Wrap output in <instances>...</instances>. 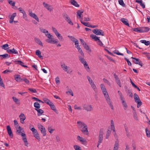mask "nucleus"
<instances>
[{"label":"nucleus","mask_w":150,"mask_h":150,"mask_svg":"<svg viewBox=\"0 0 150 150\" xmlns=\"http://www.w3.org/2000/svg\"><path fill=\"white\" fill-rule=\"evenodd\" d=\"M16 13H14L11 16L9 21V23H11L14 21V19L15 17L16 16Z\"/></svg>","instance_id":"bb28decb"},{"label":"nucleus","mask_w":150,"mask_h":150,"mask_svg":"<svg viewBox=\"0 0 150 150\" xmlns=\"http://www.w3.org/2000/svg\"><path fill=\"white\" fill-rule=\"evenodd\" d=\"M18 62V64L21 65V66L24 67H27V66L26 65H24V63L20 60H18L17 61Z\"/></svg>","instance_id":"3c124183"},{"label":"nucleus","mask_w":150,"mask_h":150,"mask_svg":"<svg viewBox=\"0 0 150 150\" xmlns=\"http://www.w3.org/2000/svg\"><path fill=\"white\" fill-rule=\"evenodd\" d=\"M70 3L74 6L76 7H79V5L78 4L77 2L74 0H71L70 1Z\"/></svg>","instance_id":"7c9ffc66"},{"label":"nucleus","mask_w":150,"mask_h":150,"mask_svg":"<svg viewBox=\"0 0 150 150\" xmlns=\"http://www.w3.org/2000/svg\"><path fill=\"white\" fill-rule=\"evenodd\" d=\"M35 109L38 112V116H40L42 115V114L43 113L44 111L43 110L40 109Z\"/></svg>","instance_id":"e433bc0d"},{"label":"nucleus","mask_w":150,"mask_h":150,"mask_svg":"<svg viewBox=\"0 0 150 150\" xmlns=\"http://www.w3.org/2000/svg\"><path fill=\"white\" fill-rule=\"evenodd\" d=\"M62 16L64 18L69 24L71 25H74L73 23L71 21L70 18L67 14L64 13L62 14Z\"/></svg>","instance_id":"9d476101"},{"label":"nucleus","mask_w":150,"mask_h":150,"mask_svg":"<svg viewBox=\"0 0 150 150\" xmlns=\"http://www.w3.org/2000/svg\"><path fill=\"white\" fill-rule=\"evenodd\" d=\"M92 31L93 33L97 35L103 36L104 33L103 30L98 29L93 30Z\"/></svg>","instance_id":"ddd939ff"},{"label":"nucleus","mask_w":150,"mask_h":150,"mask_svg":"<svg viewBox=\"0 0 150 150\" xmlns=\"http://www.w3.org/2000/svg\"><path fill=\"white\" fill-rule=\"evenodd\" d=\"M34 106L35 108H37V109H39L40 107V104L38 102L35 103Z\"/></svg>","instance_id":"a18cd8bd"},{"label":"nucleus","mask_w":150,"mask_h":150,"mask_svg":"<svg viewBox=\"0 0 150 150\" xmlns=\"http://www.w3.org/2000/svg\"><path fill=\"white\" fill-rule=\"evenodd\" d=\"M77 124L78 128L82 133L88 135L89 132L87 125L84 122L80 121L77 122Z\"/></svg>","instance_id":"f03ea898"},{"label":"nucleus","mask_w":150,"mask_h":150,"mask_svg":"<svg viewBox=\"0 0 150 150\" xmlns=\"http://www.w3.org/2000/svg\"><path fill=\"white\" fill-rule=\"evenodd\" d=\"M28 90L32 93H35L37 92V91L35 89L29 88L28 89Z\"/></svg>","instance_id":"e2e57ef3"},{"label":"nucleus","mask_w":150,"mask_h":150,"mask_svg":"<svg viewBox=\"0 0 150 150\" xmlns=\"http://www.w3.org/2000/svg\"><path fill=\"white\" fill-rule=\"evenodd\" d=\"M7 129L8 134L9 135L10 137L12 138L13 137V135L10 126L8 125L7 126Z\"/></svg>","instance_id":"412c9836"},{"label":"nucleus","mask_w":150,"mask_h":150,"mask_svg":"<svg viewBox=\"0 0 150 150\" xmlns=\"http://www.w3.org/2000/svg\"><path fill=\"white\" fill-rule=\"evenodd\" d=\"M110 127L111 129L113 131V132H115V134L114 135L115 137L116 136V133L115 132V127L114 125V122L112 120H111L110 122Z\"/></svg>","instance_id":"6ab92c4d"},{"label":"nucleus","mask_w":150,"mask_h":150,"mask_svg":"<svg viewBox=\"0 0 150 150\" xmlns=\"http://www.w3.org/2000/svg\"><path fill=\"white\" fill-rule=\"evenodd\" d=\"M17 130V132L18 133V134H20V133H21V128L20 126H18V128H16Z\"/></svg>","instance_id":"bf43d9fd"},{"label":"nucleus","mask_w":150,"mask_h":150,"mask_svg":"<svg viewBox=\"0 0 150 150\" xmlns=\"http://www.w3.org/2000/svg\"><path fill=\"white\" fill-rule=\"evenodd\" d=\"M48 39L46 40L45 41L50 44H56L58 42V40L57 39H55L54 36L51 35L48 37Z\"/></svg>","instance_id":"20e7f679"},{"label":"nucleus","mask_w":150,"mask_h":150,"mask_svg":"<svg viewBox=\"0 0 150 150\" xmlns=\"http://www.w3.org/2000/svg\"><path fill=\"white\" fill-rule=\"evenodd\" d=\"M87 78L89 81V83L90 84L91 87L93 89V90L95 92L96 91H97V88L96 86L92 79L88 76H87Z\"/></svg>","instance_id":"0eeeda50"},{"label":"nucleus","mask_w":150,"mask_h":150,"mask_svg":"<svg viewBox=\"0 0 150 150\" xmlns=\"http://www.w3.org/2000/svg\"><path fill=\"white\" fill-rule=\"evenodd\" d=\"M121 21H122L125 25L128 26H129V25L128 21V20L124 18H122L121 19Z\"/></svg>","instance_id":"a878e982"},{"label":"nucleus","mask_w":150,"mask_h":150,"mask_svg":"<svg viewBox=\"0 0 150 150\" xmlns=\"http://www.w3.org/2000/svg\"><path fill=\"white\" fill-rule=\"evenodd\" d=\"M31 130L33 134L34 137H35L38 141H40L41 138L37 130L35 129L34 127H32L31 129Z\"/></svg>","instance_id":"423d86ee"},{"label":"nucleus","mask_w":150,"mask_h":150,"mask_svg":"<svg viewBox=\"0 0 150 150\" xmlns=\"http://www.w3.org/2000/svg\"><path fill=\"white\" fill-rule=\"evenodd\" d=\"M134 31L138 33H142V30H141V28H135L134 29H133Z\"/></svg>","instance_id":"864d4df0"},{"label":"nucleus","mask_w":150,"mask_h":150,"mask_svg":"<svg viewBox=\"0 0 150 150\" xmlns=\"http://www.w3.org/2000/svg\"><path fill=\"white\" fill-rule=\"evenodd\" d=\"M131 58L134 60L133 62L135 64H138L139 65L141 66V67L142 66V64L140 63L139 59H137L135 57H132Z\"/></svg>","instance_id":"5701e85b"},{"label":"nucleus","mask_w":150,"mask_h":150,"mask_svg":"<svg viewBox=\"0 0 150 150\" xmlns=\"http://www.w3.org/2000/svg\"><path fill=\"white\" fill-rule=\"evenodd\" d=\"M140 42L148 46L150 44V42L149 41H146L145 40H141Z\"/></svg>","instance_id":"58836bf2"},{"label":"nucleus","mask_w":150,"mask_h":150,"mask_svg":"<svg viewBox=\"0 0 150 150\" xmlns=\"http://www.w3.org/2000/svg\"><path fill=\"white\" fill-rule=\"evenodd\" d=\"M12 99L13 101L16 104L18 105H20V100L19 99L14 97H13Z\"/></svg>","instance_id":"2f4dec72"},{"label":"nucleus","mask_w":150,"mask_h":150,"mask_svg":"<svg viewBox=\"0 0 150 150\" xmlns=\"http://www.w3.org/2000/svg\"><path fill=\"white\" fill-rule=\"evenodd\" d=\"M83 109L87 112H90L92 111L93 110V108L91 105L84 104L82 105Z\"/></svg>","instance_id":"f8f14e48"},{"label":"nucleus","mask_w":150,"mask_h":150,"mask_svg":"<svg viewBox=\"0 0 150 150\" xmlns=\"http://www.w3.org/2000/svg\"><path fill=\"white\" fill-rule=\"evenodd\" d=\"M52 28L53 32L57 36L59 40L60 41H63L64 39L62 36L59 33L57 30L53 27H52Z\"/></svg>","instance_id":"39448f33"},{"label":"nucleus","mask_w":150,"mask_h":150,"mask_svg":"<svg viewBox=\"0 0 150 150\" xmlns=\"http://www.w3.org/2000/svg\"><path fill=\"white\" fill-rule=\"evenodd\" d=\"M111 132L110 130L108 129V130L105 136V138L106 139H107L109 138L111 134Z\"/></svg>","instance_id":"49530a36"},{"label":"nucleus","mask_w":150,"mask_h":150,"mask_svg":"<svg viewBox=\"0 0 150 150\" xmlns=\"http://www.w3.org/2000/svg\"><path fill=\"white\" fill-rule=\"evenodd\" d=\"M35 54L38 56L41 59H43V57L41 55V53L40 50H37L36 51Z\"/></svg>","instance_id":"c9c22d12"},{"label":"nucleus","mask_w":150,"mask_h":150,"mask_svg":"<svg viewBox=\"0 0 150 150\" xmlns=\"http://www.w3.org/2000/svg\"><path fill=\"white\" fill-rule=\"evenodd\" d=\"M120 99L122 101V105L123 106L124 109L125 110H126L127 106V103L125 100V98L124 97Z\"/></svg>","instance_id":"a211bd4d"},{"label":"nucleus","mask_w":150,"mask_h":150,"mask_svg":"<svg viewBox=\"0 0 150 150\" xmlns=\"http://www.w3.org/2000/svg\"><path fill=\"white\" fill-rule=\"evenodd\" d=\"M118 2L119 4L122 6L124 7L125 6V4L124 3L123 0H118Z\"/></svg>","instance_id":"13d9d810"},{"label":"nucleus","mask_w":150,"mask_h":150,"mask_svg":"<svg viewBox=\"0 0 150 150\" xmlns=\"http://www.w3.org/2000/svg\"><path fill=\"white\" fill-rule=\"evenodd\" d=\"M39 29H40V31L44 33H46V32L47 33V30H46L45 29H44L42 28H39Z\"/></svg>","instance_id":"052dcab7"},{"label":"nucleus","mask_w":150,"mask_h":150,"mask_svg":"<svg viewBox=\"0 0 150 150\" xmlns=\"http://www.w3.org/2000/svg\"><path fill=\"white\" fill-rule=\"evenodd\" d=\"M100 86L107 103L109 105L111 108L112 110H113V105L105 86L103 84H101Z\"/></svg>","instance_id":"f257e3e1"},{"label":"nucleus","mask_w":150,"mask_h":150,"mask_svg":"<svg viewBox=\"0 0 150 150\" xmlns=\"http://www.w3.org/2000/svg\"><path fill=\"white\" fill-rule=\"evenodd\" d=\"M0 57H2V58H1V59H3V58H7L10 57V56L7 54H4L0 55Z\"/></svg>","instance_id":"37998d69"},{"label":"nucleus","mask_w":150,"mask_h":150,"mask_svg":"<svg viewBox=\"0 0 150 150\" xmlns=\"http://www.w3.org/2000/svg\"><path fill=\"white\" fill-rule=\"evenodd\" d=\"M43 4L45 7L50 11H51L52 10V8L50 6L47 4H45V2H44L43 3Z\"/></svg>","instance_id":"cd10ccee"},{"label":"nucleus","mask_w":150,"mask_h":150,"mask_svg":"<svg viewBox=\"0 0 150 150\" xmlns=\"http://www.w3.org/2000/svg\"><path fill=\"white\" fill-rule=\"evenodd\" d=\"M18 10L19 11L23 13V14L24 13H25V11L21 8L20 7L18 8Z\"/></svg>","instance_id":"338daca9"},{"label":"nucleus","mask_w":150,"mask_h":150,"mask_svg":"<svg viewBox=\"0 0 150 150\" xmlns=\"http://www.w3.org/2000/svg\"><path fill=\"white\" fill-rule=\"evenodd\" d=\"M14 122L15 127L16 128H17L18 127V126H19L17 121L16 120H15L14 121Z\"/></svg>","instance_id":"69168bd1"},{"label":"nucleus","mask_w":150,"mask_h":150,"mask_svg":"<svg viewBox=\"0 0 150 150\" xmlns=\"http://www.w3.org/2000/svg\"><path fill=\"white\" fill-rule=\"evenodd\" d=\"M23 18L26 21H28V20L27 18V16L26 14V12L24 13L23 14Z\"/></svg>","instance_id":"6e6d98bb"},{"label":"nucleus","mask_w":150,"mask_h":150,"mask_svg":"<svg viewBox=\"0 0 150 150\" xmlns=\"http://www.w3.org/2000/svg\"><path fill=\"white\" fill-rule=\"evenodd\" d=\"M23 140L25 143V145L26 146H28V142L27 139L26 138V137H24L23 139Z\"/></svg>","instance_id":"8fccbe9b"},{"label":"nucleus","mask_w":150,"mask_h":150,"mask_svg":"<svg viewBox=\"0 0 150 150\" xmlns=\"http://www.w3.org/2000/svg\"><path fill=\"white\" fill-rule=\"evenodd\" d=\"M68 37L71 40L74 42L77 39L74 37L72 36L68 35Z\"/></svg>","instance_id":"603ef678"},{"label":"nucleus","mask_w":150,"mask_h":150,"mask_svg":"<svg viewBox=\"0 0 150 150\" xmlns=\"http://www.w3.org/2000/svg\"><path fill=\"white\" fill-rule=\"evenodd\" d=\"M15 79L17 82H20L22 81L23 79H21L19 74L15 75L14 76Z\"/></svg>","instance_id":"b1692460"},{"label":"nucleus","mask_w":150,"mask_h":150,"mask_svg":"<svg viewBox=\"0 0 150 150\" xmlns=\"http://www.w3.org/2000/svg\"><path fill=\"white\" fill-rule=\"evenodd\" d=\"M145 131L147 137L149 138L150 137V131L148 130L147 128H146Z\"/></svg>","instance_id":"09e8293b"},{"label":"nucleus","mask_w":150,"mask_h":150,"mask_svg":"<svg viewBox=\"0 0 150 150\" xmlns=\"http://www.w3.org/2000/svg\"><path fill=\"white\" fill-rule=\"evenodd\" d=\"M113 52L117 55H121L123 56L124 55V54L123 53L119 52V51L117 50H115L113 51Z\"/></svg>","instance_id":"a19ab883"},{"label":"nucleus","mask_w":150,"mask_h":150,"mask_svg":"<svg viewBox=\"0 0 150 150\" xmlns=\"http://www.w3.org/2000/svg\"><path fill=\"white\" fill-rule=\"evenodd\" d=\"M136 102L137 103V107L138 108H139V107H140L142 105V103L140 100H139V101H138Z\"/></svg>","instance_id":"680f3d73"},{"label":"nucleus","mask_w":150,"mask_h":150,"mask_svg":"<svg viewBox=\"0 0 150 150\" xmlns=\"http://www.w3.org/2000/svg\"><path fill=\"white\" fill-rule=\"evenodd\" d=\"M7 52L10 54H18V51L14 48L7 50Z\"/></svg>","instance_id":"dca6fc26"},{"label":"nucleus","mask_w":150,"mask_h":150,"mask_svg":"<svg viewBox=\"0 0 150 150\" xmlns=\"http://www.w3.org/2000/svg\"><path fill=\"white\" fill-rule=\"evenodd\" d=\"M61 66L63 69L65 71L67 72V73L70 74L72 72V71L70 69V68L67 67L65 64L64 63L62 64L61 65Z\"/></svg>","instance_id":"9b49d317"},{"label":"nucleus","mask_w":150,"mask_h":150,"mask_svg":"<svg viewBox=\"0 0 150 150\" xmlns=\"http://www.w3.org/2000/svg\"><path fill=\"white\" fill-rule=\"evenodd\" d=\"M29 15L31 17L36 20L38 22H39V19L37 15L35 13H33L31 11H29Z\"/></svg>","instance_id":"2eb2a0df"},{"label":"nucleus","mask_w":150,"mask_h":150,"mask_svg":"<svg viewBox=\"0 0 150 150\" xmlns=\"http://www.w3.org/2000/svg\"><path fill=\"white\" fill-rule=\"evenodd\" d=\"M117 83L118 85L120 87H121V85L120 79L116 80Z\"/></svg>","instance_id":"774afa93"},{"label":"nucleus","mask_w":150,"mask_h":150,"mask_svg":"<svg viewBox=\"0 0 150 150\" xmlns=\"http://www.w3.org/2000/svg\"><path fill=\"white\" fill-rule=\"evenodd\" d=\"M78 57L79 61L82 64H83L84 67L86 70L88 72H89L90 71V68L85 59L84 58V57H83L82 55H79Z\"/></svg>","instance_id":"7ed1b4c3"},{"label":"nucleus","mask_w":150,"mask_h":150,"mask_svg":"<svg viewBox=\"0 0 150 150\" xmlns=\"http://www.w3.org/2000/svg\"><path fill=\"white\" fill-rule=\"evenodd\" d=\"M91 37L95 41H98L100 39L96 35H91Z\"/></svg>","instance_id":"ea45409f"},{"label":"nucleus","mask_w":150,"mask_h":150,"mask_svg":"<svg viewBox=\"0 0 150 150\" xmlns=\"http://www.w3.org/2000/svg\"><path fill=\"white\" fill-rule=\"evenodd\" d=\"M1 47L2 49L5 50H6L7 52V50H8V49L9 48L8 45L6 44L2 45Z\"/></svg>","instance_id":"4c0bfd02"},{"label":"nucleus","mask_w":150,"mask_h":150,"mask_svg":"<svg viewBox=\"0 0 150 150\" xmlns=\"http://www.w3.org/2000/svg\"><path fill=\"white\" fill-rule=\"evenodd\" d=\"M43 100L44 101V102L47 103V105H49L52 102L49 99L46 98H43Z\"/></svg>","instance_id":"f704fd0d"},{"label":"nucleus","mask_w":150,"mask_h":150,"mask_svg":"<svg viewBox=\"0 0 150 150\" xmlns=\"http://www.w3.org/2000/svg\"><path fill=\"white\" fill-rule=\"evenodd\" d=\"M77 138L78 140L82 144L85 145L86 144L87 141L85 139L79 136H78Z\"/></svg>","instance_id":"4468645a"},{"label":"nucleus","mask_w":150,"mask_h":150,"mask_svg":"<svg viewBox=\"0 0 150 150\" xmlns=\"http://www.w3.org/2000/svg\"><path fill=\"white\" fill-rule=\"evenodd\" d=\"M48 130L50 133H52L55 130V129L52 126H49L48 127Z\"/></svg>","instance_id":"c85d7f7f"},{"label":"nucleus","mask_w":150,"mask_h":150,"mask_svg":"<svg viewBox=\"0 0 150 150\" xmlns=\"http://www.w3.org/2000/svg\"><path fill=\"white\" fill-rule=\"evenodd\" d=\"M134 98L135 102H137V101H139V100H140L138 95L136 93H135L134 94Z\"/></svg>","instance_id":"79ce46f5"},{"label":"nucleus","mask_w":150,"mask_h":150,"mask_svg":"<svg viewBox=\"0 0 150 150\" xmlns=\"http://www.w3.org/2000/svg\"><path fill=\"white\" fill-rule=\"evenodd\" d=\"M83 46L86 50H89L90 52H91V50L90 49L88 45H87L86 44Z\"/></svg>","instance_id":"5fc2aeb1"},{"label":"nucleus","mask_w":150,"mask_h":150,"mask_svg":"<svg viewBox=\"0 0 150 150\" xmlns=\"http://www.w3.org/2000/svg\"><path fill=\"white\" fill-rule=\"evenodd\" d=\"M83 12V10H79L77 12V18L80 19L81 21V20H83V19L82 17L81 16V15Z\"/></svg>","instance_id":"f3484780"},{"label":"nucleus","mask_w":150,"mask_h":150,"mask_svg":"<svg viewBox=\"0 0 150 150\" xmlns=\"http://www.w3.org/2000/svg\"><path fill=\"white\" fill-rule=\"evenodd\" d=\"M38 129L40 131L41 133L42 134L43 136H45L46 135V130L45 128L42 125L38 124Z\"/></svg>","instance_id":"6e6552de"},{"label":"nucleus","mask_w":150,"mask_h":150,"mask_svg":"<svg viewBox=\"0 0 150 150\" xmlns=\"http://www.w3.org/2000/svg\"><path fill=\"white\" fill-rule=\"evenodd\" d=\"M51 109L53 110L56 114H58V111L57 110L56 108L54 105L53 103L52 102L49 105Z\"/></svg>","instance_id":"aec40b11"},{"label":"nucleus","mask_w":150,"mask_h":150,"mask_svg":"<svg viewBox=\"0 0 150 150\" xmlns=\"http://www.w3.org/2000/svg\"><path fill=\"white\" fill-rule=\"evenodd\" d=\"M35 42L39 45L43 46L42 43L40 40L38 38H35Z\"/></svg>","instance_id":"72a5a7b5"},{"label":"nucleus","mask_w":150,"mask_h":150,"mask_svg":"<svg viewBox=\"0 0 150 150\" xmlns=\"http://www.w3.org/2000/svg\"><path fill=\"white\" fill-rule=\"evenodd\" d=\"M8 1L9 4L13 6H15V2L14 1H13L11 0H7Z\"/></svg>","instance_id":"4d7b16f0"},{"label":"nucleus","mask_w":150,"mask_h":150,"mask_svg":"<svg viewBox=\"0 0 150 150\" xmlns=\"http://www.w3.org/2000/svg\"><path fill=\"white\" fill-rule=\"evenodd\" d=\"M77 49L79 52L81 54V55H82L83 57H84V54L82 50L80 48V47L77 48Z\"/></svg>","instance_id":"de8ad7c7"},{"label":"nucleus","mask_w":150,"mask_h":150,"mask_svg":"<svg viewBox=\"0 0 150 150\" xmlns=\"http://www.w3.org/2000/svg\"><path fill=\"white\" fill-rule=\"evenodd\" d=\"M103 81L105 83H107L109 86L110 85V82L106 79L103 78Z\"/></svg>","instance_id":"0e129e2a"},{"label":"nucleus","mask_w":150,"mask_h":150,"mask_svg":"<svg viewBox=\"0 0 150 150\" xmlns=\"http://www.w3.org/2000/svg\"><path fill=\"white\" fill-rule=\"evenodd\" d=\"M119 147V141L117 140L115 141L113 150H118Z\"/></svg>","instance_id":"393cba45"},{"label":"nucleus","mask_w":150,"mask_h":150,"mask_svg":"<svg viewBox=\"0 0 150 150\" xmlns=\"http://www.w3.org/2000/svg\"><path fill=\"white\" fill-rule=\"evenodd\" d=\"M150 30V28L147 27H144L141 28L142 32L144 33L149 31Z\"/></svg>","instance_id":"473e14b6"},{"label":"nucleus","mask_w":150,"mask_h":150,"mask_svg":"<svg viewBox=\"0 0 150 150\" xmlns=\"http://www.w3.org/2000/svg\"><path fill=\"white\" fill-rule=\"evenodd\" d=\"M135 2L139 4L143 8H145V5L142 2V0H136Z\"/></svg>","instance_id":"c756f323"},{"label":"nucleus","mask_w":150,"mask_h":150,"mask_svg":"<svg viewBox=\"0 0 150 150\" xmlns=\"http://www.w3.org/2000/svg\"><path fill=\"white\" fill-rule=\"evenodd\" d=\"M104 132V130L103 129H101L99 132L98 141L99 144H100L102 142Z\"/></svg>","instance_id":"1a4fd4ad"},{"label":"nucleus","mask_w":150,"mask_h":150,"mask_svg":"<svg viewBox=\"0 0 150 150\" xmlns=\"http://www.w3.org/2000/svg\"><path fill=\"white\" fill-rule=\"evenodd\" d=\"M81 23L85 26L89 27H90V25L89 23L83 22L82 20H81Z\"/></svg>","instance_id":"c03bdc74"},{"label":"nucleus","mask_w":150,"mask_h":150,"mask_svg":"<svg viewBox=\"0 0 150 150\" xmlns=\"http://www.w3.org/2000/svg\"><path fill=\"white\" fill-rule=\"evenodd\" d=\"M19 117L21 120V123L22 124H24V121L26 119L25 117L24 114L23 113H21L20 115L19 116Z\"/></svg>","instance_id":"4be33fe9"}]
</instances>
